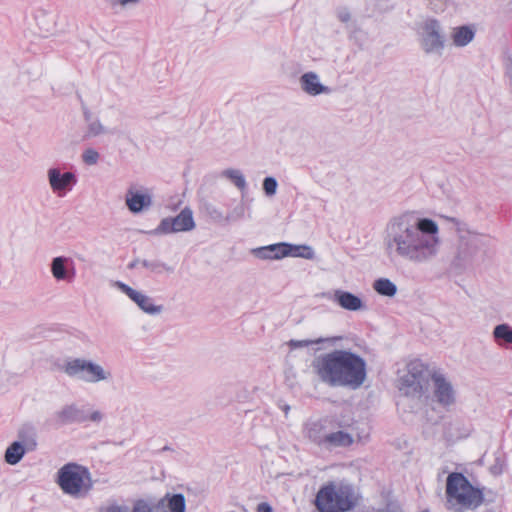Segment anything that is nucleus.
Wrapping results in <instances>:
<instances>
[{
    "instance_id": "f257e3e1",
    "label": "nucleus",
    "mask_w": 512,
    "mask_h": 512,
    "mask_svg": "<svg viewBox=\"0 0 512 512\" xmlns=\"http://www.w3.org/2000/svg\"><path fill=\"white\" fill-rule=\"evenodd\" d=\"M384 246L391 259L413 265L430 264L440 252L439 226L430 218L401 214L387 223Z\"/></svg>"
},
{
    "instance_id": "f03ea898",
    "label": "nucleus",
    "mask_w": 512,
    "mask_h": 512,
    "mask_svg": "<svg viewBox=\"0 0 512 512\" xmlns=\"http://www.w3.org/2000/svg\"><path fill=\"white\" fill-rule=\"evenodd\" d=\"M312 368L318 379L330 387L360 388L366 380L365 360L349 350H334L316 357Z\"/></svg>"
},
{
    "instance_id": "7ed1b4c3",
    "label": "nucleus",
    "mask_w": 512,
    "mask_h": 512,
    "mask_svg": "<svg viewBox=\"0 0 512 512\" xmlns=\"http://www.w3.org/2000/svg\"><path fill=\"white\" fill-rule=\"evenodd\" d=\"M457 232V242L450 256V264L457 271H467L480 266L486 259L488 242L484 235L471 230L458 219L447 217Z\"/></svg>"
},
{
    "instance_id": "20e7f679",
    "label": "nucleus",
    "mask_w": 512,
    "mask_h": 512,
    "mask_svg": "<svg viewBox=\"0 0 512 512\" xmlns=\"http://www.w3.org/2000/svg\"><path fill=\"white\" fill-rule=\"evenodd\" d=\"M446 507L455 512L475 510L484 502L483 491L474 487L458 472L450 473L446 480Z\"/></svg>"
},
{
    "instance_id": "39448f33",
    "label": "nucleus",
    "mask_w": 512,
    "mask_h": 512,
    "mask_svg": "<svg viewBox=\"0 0 512 512\" xmlns=\"http://www.w3.org/2000/svg\"><path fill=\"white\" fill-rule=\"evenodd\" d=\"M314 504L319 512H348L358 504V496L352 485L329 482L322 486Z\"/></svg>"
},
{
    "instance_id": "423d86ee",
    "label": "nucleus",
    "mask_w": 512,
    "mask_h": 512,
    "mask_svg": "<svg viewBox=\"0 0 512 512\" xmlns=\"http://www.w3.org/2000/svg\"><path fill=\"white\" fill-rule=\"evenodd\" d=\"M430 372L419 360L408 363L407 373L399 380V391L402 401L411 400V409L420 407L426 399Z\"/></svg>"
},
{
    "instance_id": "0eeeda50",
    "label": "nucleus",
    "mask_w": 512,
    "mask_h": 512,
    "mask_svg": "<svg viewBox=\"0 0 512 512\" xmlns=\"http://www.w3.org/2000/svg\"><path fill=\"white\" fill-rule=\"evenodd\" d=\"M56 483L64 494L74 498L86 496L93 487L88 468L74 462L67 463L58 470Z\"/></svg>"
},
{
    "instance_id": "6e6552de",
    "label": "nucleus",
    "mask_w": 512,
    "mask_h": 512,
    "mask_svg": "<svg viewBox=\"0 0 512 512\" xmlns=\"http://www.w3.org/2000/svg\"><path fill=\"white\" fill-rule=\"evenodd\" d=\"M60 370L68 377L86 383L108 381L112 374L100 364L85 358H67L60 366Z\"/></svg>"
},
{
    "instance_id": "1a4fd4ad",
    "label": "nucleus",
    "mask_w": 512,
    "mask_h": 512,
    "mask_svg": "<svg viewBox=\"0 0 512 512\" xmlns=\"http://www.w3.org/2000/svg\"><path fill=\"white\" fill-rule=\"evenodd\" d=\"M417 36L421 50L426 55L441 56L446 46V35L441 22L427 17L417 24Z\"/></svg>"
},
{
    "instance_id": "9d476101",
    "label": "nucleus",
    "mask_w": 512,
    "mask_h": 512,
    "mask_svg": "<svg viewBox=\"0 0 512 512\" xmlns=\"http://www.w3.org/2000/svg\"><path fill=\"white\" fill-rule=\"evenodd\" d=\"M103 418L104 415L101 411L94 410L92 412H88L84 407H80L75 403L62 406L53 415V421L57 427L73 423H83L86 421L100 423Z\"/></svg>"
},
{
    "instance_id": "9b49d317",
    "label": "nucleus",
    "mask_w": 512,
    "mask_h": 512,
    "mask_svg": "<svg viewBox=\"0 0 512 512\" xmlns=\"http://www.w3.org/2000/svg\"><path fill=\"white\" fill-rule=\"evenodd\" d=\"M195 228L193 212L185 207L176 217L163 218L154 230L155 234H171L177 232L191 231Z\"/></svg>"
},
{
    "instance_id": "f8f14e48",
    "label": "nucleus",
    "mask_w": 512,
    "mask_h": 512,
    "mask_svg": "<svg viewBox=\"0 0 512 512\" xmlns=\"http://www.w3.org/2000/svg\"><path fill=\"white\" fill-rule=\"evenodd\" d=\"M56 28V16L53 12L43 8L33 11L31 20L28 23L29 31L41 38L52 35Z\"/></svg>"
},
{
    "instance_id": "ddd939ff",
    "label": "nucleus",
    "mask_w": 512,
    "mask_h": 512,
    "mask_svg": "<svg viewBox=\"0 0 512 512\" xmlns=\"http://www.w3.org/2000/svg\"><path fill=\"white\" fill-rule=\"evenodd\" d=\"M115 286L123 292L125 295L128 296V298L133 301L144 313L148 315H159L163 312L164 307L162 305H155L153 303V299L135 289L130 287L129 285L117 281L115 283Z\"/></svg>"
},
{
    "instance_id": "4468645a",
    "label": "nucleus",
    "mask_w": 512,
    "mask_h": 512,
    "mask_svg": "<svg viewBox=\"0 0 512 512\" xmlns=\"http://www.w3.org/2000/svg\"><path fill=\"white\" fill-rule=\"evenodd\" d=\"M152 194L145 187L130 186L125 195V204L133 214L141 213L152 206Z\"/></svg>"
},
{
    "instance_id": "2eb2a0df",
    "label": "nucleus",
    "mask_w": 512,
    "mask_h": 512,
    "mask_svg": "<svg viewBox=\"0 0 512 512\" xmlns=\"http://www.w3.org/2000/svg\"><path fill=\"white\" fill-rule=\"evenodd\" d=\"M431 378L437 403L445 408L454 405L456 394L452 384L442 374L434 373Z\"/></svg>"
},
{
    "instance_id": "dca6fc26",
    "label": "nucleus",
    "mask_w": 512,
    "mask_h": 512,
    "mask_svg": "<svg viewBox=\"0 0 512 512\" xmlns=\"http://www.w3.org/2000/svg\"><path fill=\"white\" fill-rule=\"evenodd\" d=\"M47 177L52 191L59 196H64L77 182V177L73 172L61 173L58 168H50Z\"/></svg>"
},
{
    "instance_id": "f3484780",
    "label": "nucleus",
    "mask_w": 512,
    "mask_h": 512,
    "mask_svg": "<svg viewBox=\"0 0 512 512\" xmlns=\"http://www.w3.org/2000/svg\"><path fill=\"white\" fill-rule=\"evenodd\" d=\"M50 270L57 281L71 282L76 275L73 259L66 256L54 257L50 263Z\"/></svg>"
},
{
    "instance_id": "a211bd4d",
    "label": "nucleus",
    "mask_w": 512,
    "mask_h": 512,
    "mask_svg": "<svg viewBox=\"0 0 512 512\" xmlns=\"http://www.w3.org/2000/svg\"><path fill=\"white\" fill-rule=\"evenodd\" d=\"M299 84L304 93L309 96L329 94L331 89L320 82L319 75L315 72H306L299 78Z\"/></svg>"
},
{
    "instance_id": "6ab92c4d",
    "label": "nucleus",
    "mask_w": 512,
    "mask_h": 512,
    "mask_svg": "<svg viewBox=\"0 0 512 512\" xmlns=\"http://www.w3.org/2000/svg\"><path fill=\"white\" fill-rule=\"evenodd\" d=\"M154 504L159 512H185L186 509V500L181 493H167Z\"/></svg>"
},
{
    "instance_id": "aec40b11",
    "label": "nucleus",
    "mask_w": 512,
    "mask_h": 512,
    "mask_svg": "<svg viewBox=\"0 0 512 512\" xmlns=\"http://www.w3.org/2000/svg\"><path fill=\"white\" fill-rule=\"evenodd\" d=\"M334 301L337 302L341 308L349 311H358L363 308L362 300L348 291L335 290Z\"/></svg>"
},
{
    "instance_id": "412c9836",
    "label": "nucleus",
    "mask_w": 512,
    "mask_h": 512,
    "mask_svg": "<svg viewBox=\"0 0 512 512\" xmlns=\"http://www.w3.org/2000/svg\"><path fill=\"white\" fill-rule=\"evenodd\" d=\"M18 439L17 442L23 443L25 448L32 452L37 448V431L36 428L31 424H24L18 430Z\"/></svg>"
},
{
    "instance_id": "4be33fe9",
    "label": "nucleus",
    "mask_w": 512,
    "mask_h": 512,
    "mask_svg": "<svg viewBox=\"0 0 512 512\" xmlns=\"http://www.w3.org/2000/svg\"><path fill=\"white\" fill-rule=\"evenodd\" d=\"M475 37V31L472 29V27L463 25L459 27H455L452 31L451 38L453 41V44L456 47H465Z\"/></svg>"
},
{
    "instance_id": "5701e85b",
    "label": "nucleus",
    "mask_w": 512,
    "mask_h": 512,
    "mask_svg": "<svg viewBox=\"0 0 512 512\" xmlns=\"http://www.w3.org/2000/svg\"><path fill=\"white\" fill-rule=\"evenodd\" d=\"M305 434L315 444L324 446L327 434L325 427L320 421H313L306 425Z\"/></svg>"
},
{
    "instance_id": "b1692460",
    "label": "nucleus",
    "mask_w": 512,
    "mask_h": 512,
    "mask_svg": "<svg viewBox=\"0 0 512 512\" xmlns=\"http://www.w3.org/2000/svg\"><path fill=\"white\" fill-rule=\"evenodd\" d=\"M337 19L346 24V30L350 39H356L357 34L361 32L356 21H352V15L348 8L340 7L336 11Z\"/></svg>"
},
{
    "instance_id": "393cba45",
    "label": "nucleus",
    "mask_w": 512,
    "mask_h": 512,
    "mask_svg": "<svg viewBox=\"0 0 512 512\" xmlns=\"http://www.w3.org/2000/svg\"><path fill=\"white\" fill-rule=\"evenodd\" d=\"M26 452L29 451L25 448L23 443L14 441L6 448L4 460L9 465H16L23 459Z\"/></svg>"
},
{
    "instance_id": "a878e982",
    "label": "nucleus",
    "mask_w": 512,
    "mask_h": 512,
    "mask_svg": "<svg viewBox=\"0 0 512 512\" xmlns=\"http://www.w3.org/2000/svg\"><path fill=\"white\" fill-rule=\"evenodd\" d=\"M353 443L352 436L344 431H337L327 434L324 447L335 448V447H347Z\"/></svg>"
},
{
    "instance_id": "bb28decb",
    "label": "nucleus",
    "mask_w": 512,
    "mask_h": 512,
    "mask_svg": "<svg viewBox=\"0 0 512 512\" xmlns=\"http://www.w3.org/2000/svg\"><path fill=\"white\" fill-rule=\"evenodd\" d=\"M495 342L500 345L512 344V327L508 324L496 325L492 332Z\"/></svg>"
},
{
    "instance_id": "cd10ccee",
    "label": "nucleus",
    "mask_w": 512,
    "mask_h": 512,
    "mask_svg": "<svg viewBox=\"0 0 512 512\" xmlns=\"http://www.w3.org/2000/svg\"><path fill=\"white\" fill-rule=\"evenodd\" d=\"M373 288L378 294L386 297H393L397 293L396 285L387 278L375 280Z\"/></svg>"
},
{
    "instance_id": "c85d7f7f",
    "label": "nucleus",
    "mask_w": 512,
    "mask_h": 512,
    "mask_svg": "<svg viewBox=\"0 0 512 512\" xmlns=\"http://www.w3.org/2000/svg\"><path fill=\"white\" fill-rule=\"evenodd\" d=\"M221 175L230 180L239 190L244 191L247 188L245 177L240 170L233 168L225 169Z\"/></svg>"
},
{
    "instance_id": "c756f323",
    "label": "nucleus",
    "mask_w": 512,
    "mask_h": 512,
    "mask_svg": "<svg viewBox=\"0 0 512 512\" xmlns=\"http://www.w3.org/2000/svg\"><path fill=\"white\" fill-rule=\"evenodd\" d=\"M141 265L153 273L159 274L162 272H166L168 274H172L174 272V268L172 266H169L166 263H164L160 260H157V259H153V260L142 259Z\"/></svg>"
},
{
    "instance_id": "7c9ffc66",
    "label": "nucleus",
    "mask_w": 512,
    "mask_h": 512,
    "mask_svg": "<svg viewBox=\"0 0 512 512\" xmlns=\"http://www.w3.org/2000/svg\"><path fill=\"white\" fill-rule=\"evenodd\" d=\"M289 255L291 257H299L311 260L315 257L314 250L309 245H294L290 244V250Z\"/></svg>"
},
{
    "instance_id": "2f4dec72",
    "label": "nucleus",
    "mask_w": 512,
    "mask_h": 512,
    "mask_svg": "<svg viewBox=\"0 0 512 512\" xmlns=\"http://www.w3.org/2000/svg\"><path fill=\"white\" fill-rule=\"evenodd\" d=\"M129 512H159L154 503L144 499H138L133 502Z\"/></svg>"
},
{
    "instance_id": "473e14b6",
    "label": "nucleus",
    "mask_w": 512,
    "mask_h": 512,
    "mask_svg": "<svg viewBox=\"0 0 512 512\" xmlns=\"http://www.w3.org/2000/svg\"><path fill=\"white\" fill-rule=\"evenodd\" d=\"M269 250L273 252L274 259H281L289 255L290 244L285 242L271 244Z\"/></svg>"
},
{
    "instance_id": "72a5a7b5",
    "label": "nucleus",
    "mask_w": 512,
    "mask_h": 512,
    "mask_svg": "<svg viewBox=\"0 0 512 512\" xmlns=\"http://www.w3.org/2000/svg\"><path fill=\"white\" fill-rule=\"evenodd\" d=\"M104 133H106L105 127L101 124V122L98 119H94L93 121H90V123H88V128L85 137H96Z\"/></svg>"
},
{
    "instance_id": "f704fd0d",
    "label": "nucleus",
    "mask_w": 512,
    "mask_h": 512,
    "mask_svg": "<svg viewBox=\"0 0 512 512\" xmlns=\"http://www.w3.org/2000/svg\"><path fill=\"white\" fill-rule=\"evenodd\" d=\"M245 216V206L243 203L238 204L225 216V224L236 222L243 219Z\"/></svg>"
},
{
    "instance_id": "c9c22d12",
    "label": "nucleus",
    "mask_w": 512,
    "mask_h": 512,
    "mask_svg": "<svg viewBox=\"0 0 512 512\" xmlns=\"http://www.w3.org/2000/svg\"><path fill=\"white\" fill-rule=\"evenodd\" d=\"M262 186L265 195L271 197L277 192L278 182L274 177L268 176L264 178Z\"/></svg>"
},
{
    "instance_id": "e433bc0d",
    "label": "nucleus",
    "mask_w": 512,
    "mask_h": 512,
    "mask_svg": "<svg viewBox=\"0 0 512 512\" xmlns=\"http://www.w3.org/2000/svg\"><path fill=\"white\" fill-rule=\"evenodd\" d=\"M448 3L449 0H427V7L435 13H440L445 11Z\"/></svg>"
},
{
    "instance_id": "4c0bfd02",
    "label": "nucleus",
    "mask_w": 512,
    "mask_h": 512,
    "mask_svg": "<svg viewBox=\"0 0 512 512\" xmlns=\"http://www.w3.org/2000/svg\"><path fill=\"white\" fill-rule=\"evenodd\" d=\"M206 210H207L209 217L213 221L225 224V216L226 215H224L220 209H218L215 206L209 205V206H207Z\"/></svg>"
},
{
    "instance_id": "58836bf2",
    "label": "nucleus",
    "mask_w": 512,
    "mask_h": 512,
    "mask_svg": "<svg viewBox=\"0 0 512 512\" xmlns=\"http://www.w3.org/2000/svg\"><path fill=\"white\" fill-rule=\"evenodd\" d=\"M324 341H325V339H322V338L315 339V340H290L288 342V345L292 349H296V348L308 347V346L313 345V344H319V343H322Z\"/></svg>"
},
{
    "instance_id": "ea45409f",
    "label": "nucleus",
    "mask_w": 512,
    "mask_h": 512,
    "mask_svg": "<svg viewBox=\"0 0 512 512\" xmlns=\"http://www.w3.org/2000/svg\"><path fill=\"white\" fill-rule=\"evenodd\" d=\"M84 163L88 165H95L99 159V153L94 149H86L82 154Z\"/></svg>"
},
{
    "instance_id": "a19ab883",
    "label": "nucleus",
    "mask_w": 512,
    "mask_h": 512,
    "mask_svg": "<svg viewBox=\"0 0 512 512\" xmlns=\"http://www.w3.org/2000/svg\"><path fill=\"white\" fill-rule=\"evenodd\" d=\"M252 253L254 254L255 257H257L259 259H263V260H273L274 259L273 252L269 250V245L253 249Z\"/></svg>"
},
{
    "instance_id": "79ce46f5",
    "label": "nucleus",
    "mask_w": 512,
    "mask_h": 512,
    "mask_svg": "<svg viewBox=\"0 0 512 512\" xmlns=\"http://www.w3.org/2000/svg\"><path fill=\"white\" fill-rule=\"evenodd\" d=\"M130 507L127 505L112 504L106 507L104 512H129Z\"/></svg>"
},
{
    "instance_id": "37998d69",
    "label": "nucleus",
    "mask_w": 512,
    "mask_h": 512,
    "mask_svg": "<svg viewBox=\"0 0 512 512\" xmlns=\"http://www.w3.org/2000/svg\"><path fill=\"white\" fill-rule=\"evenodd\" d=\"M376 512H403L401 507L395 503H389L384 508L378 509Z\"/></svg>"
},
{
    "instance_id": "c03bdc74",
    "label": "nucleus",
    "mask_w": 512,
    "mask_h": 512,
    "mask_svg": "<svg viewBox=\"0 0 512 512\" xmlns=\"http://www.w3.org/2000/svg\"><path fill=\"white\" fill-rule=\"evenodd\" d=\"M256 510H257V512H273V509L270 506V504H268L266 502H262V503L258 504Z\"/></svg>"
},
{
    "instance_id": "a18cd8bd",
    "label": "nucleus",
    "mask_w": 512,
    "mask_h": 512,
    "mask_svg": "<svg viewBox=\"0 0 512 512\" xmlns=\"http://www.w3.org/2000/svg\"><path fill=\"white\" fill-rule=\"evenodd\" d=\"M117 1L121 6L127 7V6L137 5L141 0H117Z\"/></svg>"
},
{
    "instance_id": "49530a36",
    "label": "nucleus",
    "mask_w": 512,
    "mask_h": 512,
    "mask_svg": "<svg viewBox=\"0 0 512 512\" xmlns=\"http://www.w3.org/2000/svg\"><path fill=\"white\" fill-rule=\"evenodd\" d=\"M506 75L509 78V80L512 82V61H510L506 65Z\"/></svg>"
},
{
    "instance_id": "de8ad7c7",
    "label": "nucleus",
    "mask_w": 512,
    "mask_h": 512,
    "mask_svg": "<svg viewBox=\"0 0 512 512\" xmlns=\"http://www.w3.org/2000/svg\"><path fill=\"white\" fill-rule=\"evenodd\" d=\"M138 264H141V259L137 258V259H134L129 265H128V268L129 269H134L137 267Z\"/></svg>"
},
{
    "instance_id": "09e8293b",
    "label": "nucleus",
    "mask_w": 512,
    "mask_h": 512,
    "mask_svg": "<svg viewBox=\"0 0 512 512\" xmlns=\"http://www.w3.org/2000/svg\"><path fill=\"white\" fill-rule=\"evenodd\" d=\"M83 114H84V118H85V120H86L87 122H89V123H90V121H93V120H94V119H92V116H91V113H90V111H89V110L84 109Z\"/></svg>"
},
{
    "instance_id": "8fccbe9b",
    "label": "nucleus",
    "mask_w": 512,
    "mask_h": 512,
    "mask_svg": "<svg viewBox=\"0 0 512 512\" xmlns=\"http://www.w3.org/2000/svg\"><path fill=\"white\" fill-rule=\"evenodd\" d=\"M280 408L282 409V411L284 412L285 416L287 417L288 413L290 411V406L287 405V404H283V405H280Z\"/></svg>"
}]
</instances>
